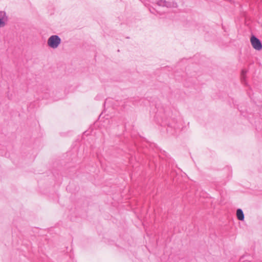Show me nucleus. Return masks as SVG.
Segmentation results:
<instances>
[{"mask_svg": "<svg viewBox=\"0 0 262 262\" xmlns=\"http://www.w3.org/2000/svg\"><path fill=\"white\" fill-rule=\"evenodd\" d=\"M61 40L59 36L57 35H53L51 36L48 39V46L52 48L56 49L61 43Z\"/></svg>", "mask_w": 262, "mask_h": 262, "instance_id": "obj_1", "label": "nucleus"}, {"mask_svg": "<svg viewBox=\"0 0 262 262\" xmlns=\"http://www.w3.org/2000/svg\"><path fill=\"white\" fill-rule=\"evenodd\" d=\"M250 41L252 47L257 50L260 51L262 49V43L261 41L255 36L252 35L250 38Z\"/></svg>", "mask_w": 262, "mask_h": 262, "instance_id": "obj_2", "label": "nucleus"}, {"mask_svg": "<svg viewBox=\"0 0 262 262\" xmlns=\"http://www.w3.org/2000/svg\"><path fill=\"white\" fill-rule=\"evenodd\" d=\"M8 17L6 16V13L4 11L0 12V27H3L5 25V20H7Z\"/></svg>", "mask_w": 262, "mask_h": 262, "instance_id": "obj_3", "label": "nucleus"}, {"mask_svg": "<svg viewBox=\"0 0 262 262\" xmlns=\"http://www.w3.org/2000/svg\"><path fill=\"white\" fill-rule=\"evenodd\" d=\"M237 219L241 221H243L245 219L244 214L242 209L238 208L236 210Z\"/></svg>", "mask_w": 262, "mask_h": 262, "instance_id": "obj_4", "label": "nucleus"}, {"mask_svg": "<svg viewBox=\"0 0 262 262\" xmlns=\"http://www.w3.org/2000/svg\"><path fill=\"white\" fill-rule=\"evenodd\" d=\"M177 6V3L174 2H171L165 1V7L170 8H176Z\"/></svg>", "mask_w": 262, "mask_h": 262, "instance_id": "obj_5", "label": "nucleus"}, {"mask_svg": "<svg viewBox=\"0 0 262 262\" xmlns=\"http://www.w3.org/2000/svg\"><path fill=\"white\" fill-rule=\"evenodd\" d=\"M247 73V71L243 69L241 71V81L243 83L245 82L246 79V74Z\"/></svg>", "mask_w": 262, "mask_h": 262, "instance_id": "obj_6", "label": "nucleus"}, {"mask_svg": "<svg viewBox=\"0 0 262 262\" xmlns=\"http://www.w3.org/2000/svg\"><path fill=\"white\" fill-rule=\"evenodd\" d=\"M165 0H159L157 2V4L159 6L161 7H165Z\"/></svg>", "mask_w": 262, "mask_h": 262, "instance_id": "obj_7", "label": "nucleus"}]
</instances>
